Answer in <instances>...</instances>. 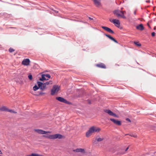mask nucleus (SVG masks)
<instances>
[{
  "label": "nucleus",
  "mask_w": 156,
  "mask_h": 156,
  "mask_svg": "<svg viewBox=\"0 0 156 156\" xmlns=\"http://www.w3.org/2000/svg\"><path fill=\"white\" fill-rule=\"evenodd\" d=\"M100 130V129L98 128L92 126L90 128L89 130L86 132V136L87 137L90 136L92 133L97 132H99Z\"/></svg>",
  "instance_id": "nucleus-1"
},
{
  "label": "nucleus",
  "mask_w": 156,
  "mask_h": 156,
  "mask_svg": "<svg viewBox=\"0 0 156 156\" xmlns=\"http://www.w3.org/2000/svg\"><path fill=\"white\" fill-rule=\"evenodd\" d=\"M104 139L103 138L99 137L98 136H96L94 140H93V143L94 144H97V142H101Z\"/></svg>",
  "instance_id": "nucleus-11"
},
{
  "label": "nucleus",
  "mask_w": 156,
  "mask_h": 156,
  "mask_svg": "<svg viewBox=\"0 0 156 156\" xmlns=\"http://www.w3.org/2000/svg\"><path fill=\"white\" fill-rule=\"evenodd\" d=\"M56 99L57 100H58V101L67 104H70V102L67 101L66 99H64L62 97H56Z\"/></svg>",
  "instance_id": "nucleus-4"
},
{
  "label": "nucleus",
  "mask_w": 156,
  "mask_h": 156,
  "mask_svg": "<svg viewBox=\"0 0 156 156\" xmlns=\"http://www.w3.org/2000/svg\"><path fill=\"white\" fill-rule=\"evenodd\" d=\"M101 27L108 32L112 34H114V32L110 28L102 26Z\"/></svg>",
  "instance_id": "nucleus-10"
},
{
  "label": "nucleus",
  "mask_w": 156,
  "mask_h": 156,
  "mask_svg": "<svg viewBox=\"0 0 156 156\" xmlns=\"http://www.w3.org/2000/svg\"><path fill=\"white\" fill-rule=\"evenodd\" d=\"M34 130L35 131L40 134H46L48 133H50V132L49 131H46L41 129H35Z\"/></svg>",
  "instance_id": "nucleus-6"
},
{
  "label": "nucleus",
  "mask_w": 156,
  "mask_h": 156,
  "mask_svg": "<svg viewBox=\"0 0 156 156\" xmlns=\"http://www.w3.org/2000/svg\"><path fill=\"white\" fill-rule=\"evenodd\" d=\"M155 27L154 28V30H155Z\"/></svg>",
  "instance_id": "nucleus-42"
},
{
  "label": "nucleus",
  "mask_w": 156,
  "mask_h": 156,
  "mask_svg": "<svg viewBox=\"0 0 156 156\" xmlns=\"http://www.w3.org/2000/svg\"><path fill=\"white\" fill-rule=\"evenodd\" d=\"M137 29L142 31L144 29V27L143 25L142 24H140L136 27Z\"/></svg>",
  "instance_id": "nucleus-15"
},
{
  "label": "nucleus",
  "mask_w": 156,
  "mask_h": 156,
  "mask_svg": "<svg viewBox=\"0 0 156 156\" xmlns=\"http://www.w3.org/2000/svg\"><path fill=\"white\" fill-rule=\"evenodd\" d=\"M9 109L5 106H2V107L0 108V110L2 111H5L8 112Z\"/></svg>",
  "instance_id": "nucleus-20"
},
{
  "label": "nucleus",
  "mask_w": 156,
  "mask_h": 156,
  "mask_svg": "<svg viewBox=\"0 0 156 156\" xmlns=\"http://www.w3.org/2000/svg\"><path fill=\"white\" fill-rule=\"evenodd\" d=\"M112 20L111 19H109V21L111 22L112 23Z\"/></svg>",
  "instance_id": "nucleus-38"
},
{
  "label": "nucleus",
  "mask_w": 156,
  "mask_h": 156,
  "mask_svg": "<svg viewBox=\"0 0 156 156\" xmlns=\"http://www.w3.org/2000/svg\"><path fill=\"white\" fill-rule=\"evenodd\" d=\"M120 17H122L123 19H126V16H124V14L123 12L122 13V14H121V15L120 16Z\"/></svg>",
  "instance_id": "nucleus-26"
},
{
  "label": "nucleus",
  "mask_w": 156,
  "mask_h": 156,
  "mask_svg": "<svg viewBox=\"0 0 156 156\" xmlns=\"http://www.w3.org/2000/svg\"><path fill=\"white\" fill-rule=\"evenodd\" d=\"M59 90L60 87L59 86L57 85H54L51 90V94L53 95L56 92H58Z\"/></svg>",
  "instance_id": "nucleus-3"
},
{
  "label": "nucleus",
  "mask_w": 156,
  "mask_h": 156,
  "mask_svg": "<svg viewBox=\"0 0 156 156\" xmlns=\"http://www.w3.org/2000/svg\"><path fill=\"white\" fill-rule=\"evenodd\" d=\"M29 79L30 80H31L32 79V76L30 74L28 76Z\"/></svg>",
  "instance_id": "nucleus-27"
},
{
  "label": "nucleus",
  "mask_w": 156,
  "mask_h": 156,
  "mask_svg": "<svg viewBox=\"0 0 156 156\" xmlns=\"http://www.w3.org/2000/svg\"><path fill=\"white\" fill-rule=\"evenodd\" d=\"M129 147H128L126 149V150H125V151H127V150L129 149Z\"/></svg>",
  "instance_id": "nucleus-35"
},
{
  "label": "nucleus",
  "mask_w": 156,
  "mask_h": 156,
  "mask_svg": "<svg viewBox=\"0 0 156 156\" xmlns=\"http://www.w3.org/2000/svg\"><path fill=\"white\" fill-rule=\"evenodd\" d=\"M130 136H133V137H136V136H135V135H133V134H130Z\"/></svg>",
  "instance_id": "nucleus-32"
},
{
  "label": "nucleus",
  "mask_w": 156,
  "mask_h": 156,
  "mask_svg": "<svg viewBox=\"0 0 156 156\" xmlns=\"http://www.w3.org/2000/svg\"><path fill=\"white\" fill-rule=\"evenodd\" d=\"M134 44H135L138 46H141V44L138 42H134Z\"/></svg>",
  "instance_id": "nucleus-25"
},
{
  "label": "nucleus",
  "mask_w": 156,
  "mask_h": 156,
  "mask_svg": "<svg viewBox=\"0 0 156 156\" xmlns=\"http://www.w3.org/2000/svg\"><path fill=\"white\" fill-rule=\"evenodd\" d=\"M45 77L48 78H51V76L49 74H45Z\"/></svg>",
  "instance_id": "nucleus-28"
},
{
  "label": "nucleus",
  "mask_w": 156,
  "mask_h": 156,
  "mask_svg": "<svg viewBox=\"0 0 156 156\" xmlns=\"http://www.w3.org/2000/svg\"><path fill=\"white\" fill-rule=\"evenodd\" d=\"M104 112L111 116H112L116 118L118 117V116L117 115L113 113L110 110L106 109L104 110Z\"/></svg>",
  "instance_id": "nucleus-5"
},
{
  "label": "nucleus",
  "mask_w": 156,
  "mask_h": 156,
  "mask_svg": "<svg viewBox=\"0 0 156 156\" xmlns=\"http://www.w3.org/2000/svg\"><path fill=\"white\" fill-rule=\"evenodd\" d=\"M97 66L102 68H106V67L105 64L103 63H101L100 64H97L96 65Z\"/></svg>",
  "instance_id": "nucleus-19"
},
{
  "label": "nucleus",
  "mask_w": 156,
  "mask_h": 156,
  "mask_svg": "<svg viewBox=\"0 0 156 156\" xmlns=\"http://www.w3.org/2000/svg\"><path fill=\"white\" fill-rule=\"evenodd\" d=\"M101 0H93L94 4L96 7H98L101 5Z\"/></svg>",
  "instance_id": "nucleus-9"
},
{
  "label": "nucleus",
  "mask_w": 156,
  "mask_h": 156,
  "mask_svg": "<svg viewBox=\"0 0 156 156\" xmlns=\"http://www.w3.org/2000/svg\"><path fill=\"white\" fill-rule=\"evenodd\" d=\"M89 19L90 20H93V19L92 18H91V17H89Z\"/></svg>",
  "instance_id": "nucleus-37"
},
{
  "label": "nucleus",
  "mask_w": 156,
  "mask_h": 156,
  "mask_svg": "<svg viewBox=\"0 0 156 156\" xmlns=\"http://www.w3.org/2000/svg\"><path fill=\"white\" fill-rule=\"evenodd\" d=\"M45 136L48 138L51 139H61L62 138V136L59 134H56L53 135H51L48 136Z\"/></svg>",
  "instance_id": "nucleus-2"
},
{
  "label": "nucleus",
  "mask_w": 156,
  "mask_h": 156,
  "mask_svg": "<svg viewBox=\"0 0 156 156\" xmlns=\"http://www.w3.org/2000/svg\"><path fill=\"white\" fill-rule=\"evenodd\" d=\"M88 103H89V104H90L91 103L90 102V101H89V102H88Z\"/></svg>",
  "instance_id": "nucleus-40"
},
{
  "label": "nucleus",
  "mask_w": 156,
  "mask_h": 156,
  "mask_svg": "<svg viewBox=\"0 0 156 156\" xmlns=\"http://www.w3.org/2000/svg\"><path fill=\"white\" fill-rule=\"evenodd\" d=\"M123 12V11H120L119 10H116L113 12V13L119 17L120 16L121 14H122Z\"/></svg>",
  "instance_id": "nucleus-8"
},
{
  "label": "nucleus",
  "mask_w": 156,
  "mask_h": 156,
  "mask_svg": "<svg viewBox=\"0 0 156 156\" xmlns=\"http://www.w3.org/2000/svg\"><path fill=\"white\" fill-rule=\"evenodd\" d=\"M27 156H44L42 155L39 154H37L32 153L31 155H28Z\"/></svg>",
  "instance_id": "nucleus-22"
},
{
  "label": "nucleus",
  "mask_w": 156,
  "mask_h": 156,
  "mask_svg": "<svg viewBox=\"0 0 156 156\" xmlns=\"http://www.w3.org/2000/svg\"><path fill=\"white\" fill-rule=\"evenodd\" d=\"M147 25H148V26L149 27H150V25H149V24L148 23H147Z\"/></svg>",
  "instance_id": "nucleus-41"
},
{
  "label": "nucleus",
  "mask_w": 156,
  "mask_h": 156,
  "mask_svg": "<svg viewBox=\"0 0 156 156\" xmlns=\"http://www.w3.org/2000/svg\"><path fill=\"white\" fill-rule=\"evenodd\" d=\"M45 74H42V75H41V78L40 79V80H41V81H43L44 80H48V79H46V78H45Z\"/></svg>",
  "instance_id": "nucleus-21"
},
{
  "label": "nucleus",
  "mask_w": 156,
  "mask_h": 156,
  "mask_svg": "<svg viewBox=\"0 0 156 156\" xmlns=\"http://www.w3.org/2000/svg\"><path fill=\"white\" fill-rule=\"evenodd\" d=\"M37 84L38 85V87L42 90H44V88L43 87V83L39 81L37 82Z\"/></svg>",
  "instance_id": "nucleus-13"
},
{
  "label": "nucleus",
  "mask_w": 156,
  "mask_h": 156,
  "mask_svg": "<svg viewBox=\"0 0 156 156\" xmlns=\"http://www.w3.org/2000/svg\"><path fill=\"white\" fill-rule=\"evenodd\" d=\"M110 120L113 122L114 124L118 126L121 125L122 123L120 121L116 120L114 119L110 118Z\"/></svg>",
  "instance_id": "nucleus-7"
},
{
  "label": "nucleus",
  "mask_w": 156,
  "mask_h": 156,
  "mask_svg": "<svg viewBox=\"0 0 156 156\" xmlns=\"http://www.w3.org/2000/svg\"><path fill=\"white\" fill-rule=\"evenodd\" d=\"M30 63V60L29 58L24 59L22 62V64L24 65L28 66Z\"/></svg>",
  "instance_id": "nucleus-12"
},
{
  "label": "nucleus",
  "mask_w": 156,
  "mask_h": 156,
  "mask_svg": "<svg viewBox=\"0 0 156 156\" xmlns=\"http://www.w3.org/2000/svg\"><path fill=\"white\" fill-rule=\"evenodd\" d=\"M54 12L55 13H57L58 12V11H56V10H54Z\"/></svg>",
  "instance_id": "nucleus-34"
},
{
  "label": "nucleus",
  "mask_w": 156,
  "mask_h": 156,
  "mask_svg": "<svg viewBox=\"0 0 156 156\" xmlns=\"http://www.w3.org/2000/svg\"><path fill=\"white\" fill-rule=\"evenodd\" d=\"M126 120L129 122H131L129 118H126Z\"/></svg>",
  "instance_id": "nucleus-31"
},
{
  "label": "nucleus",
  "mask_w": 156,
  "mask_h": 156,
  "mask_svg": "<svg viewBox=\"0 0 156 156\" xmlns=\"http://www.w3.org/2000/svg\"><path fill=\"white\" fill-rule=\"evenodd\" d=\"M105 36L108 37V38H109L110 40H111L114 41V42L116 43H118V42L113 37H112L111 36L107 34H105Z\"/></svg>",
  "instance_id": "nucleus-14"
},
{
  "label": "nucleus",
  "mask_w": 156,
  "mask_h": 156,
  "mask_svg": "<svg viewBox=\"0 0 156 156\" xmlns=\"http://www.w3.org/2000/svg\"><path fill=\"white\" fill-rule=\"evenodd\" d=\"M0 156H1V155H0Z\"/></svg>",
  "instance_id": "nucleus-43"
},
{
  "label": "nucleus",
  "mask_w": 156,
  "mask_h": 156,
  "mask_svg": "<svg viewBox=\"0 0 156 156\" xmlns=\"http://www.w3.org/2000/svg\"><path fill=\"white\" fill-rule=\"evenodd\" d=\"M73 151L76 152H80L82 153H84L85 152L84 150L82 148L76 149L74 150Z\"/></svg>",
  "instance_id": "nucleus-18"
},
{
  "label": "nucleus",
  "mask_w": 156,
  "mask_h": 156,
  "mask_svg": "<svg viewBox=\"0 0 156 156\" xmlns=\"http://www.w3.org/2000/svg\"><path fill=\"white\" fill-rule=\"evenodd\" d=\"M33 90L34 91H36L39 88L36 85H35L33 87Z\"/></svg>",
  "instance_id": "nucleus-23"
},
{
  "label": "nucleus",
  "mask_w": 156,
  "mask_h": 156,
  "mask_svg": "<svg viewBox=\"0 0 156 156\" xmlns=\"http://www.w3.org/2000/svg\"><path fill=\"white\" fill-rule=\"evenodd\" d=\"M52 83V81L51 80H50L49 81L46 82L44 83H43V87L45 89L46 86L47 85H49L50 84H51Z\"/></svg>",
  "instance_id": "nucleus-16"
},
{
  "label": "nucleus",
  "mask_w": 156,
  "mask_h": 156,
  "mask_svg": "<svg viewBox=\"0 0 156 156\" xmlns=\"http://www.w3.org/2000/svg\"><path fill=\"white\" fill-rule=\"evenodd\" d=\"M134 15H136V11H135L134 12Z\"/></svg>",
  "instance_id": "nucleus-39"
},
{
  "label": "nucleus",
  "mask_w": 156,
  "mask_h": 156,
  "mask_svg": "<svg viewBox=\"0 0 156 156\" xmlns=\"http://www.w3.org/2000/svg\"><path fill=\"white\" fill-rule=\"evenodd\" d=\"M9 51L10 52H12L14 51V50L12 48H10L9 49Z\"/></svg>",
  "instance_id": "nucleus-29"
},
{
  "label": "nucleus",
  "mask_w": 156,
  "mask_h": 156,
  "mask_svg": "<svg viewBox=\"0 0 156 156\" xmlns=\"http://www.w3.org/2000/svg\"><path fill=\"white\" fill-rule=\"evenodd\" d=\"M44 93H43L42 92H40V94H44Z\"/></svg>",
  "instance_id": "nucleus-36"
},
{
  "label": "nucleus",
  "mask_w": 156,
  "mask_h": 156,
  "mask_svg": "<svg viewBox=\"0 0 156 156\" xmlns=\"http://www.w3.org/2000/svg\"><path fill=\"white\" fill-rule=\"evenodd\" d=\"M150 0H147L146 1V2H150Z\"/></svg>",
  "instance_id": "nucleus-33"
},
{
  "label": "nucleus",
  "mask_w": 156,
  "mask_h": 156,
  "mask_svg": "<svg viewBox=\"0 0 156 156\" xmlns=\"http://www.w3.org/2000/svg\"><path fill=\"white\" fill-rule=\"evenodd\" d=\"M151 35L152 36H154L155 35V33L154 32H153L151 33Z\"/></svg>",
  "instance_id": "nucleus-30"
},
{
  "label": "nucleus",
  "mask_w": 156,
  "mask_h": 156,
  "mask_svg": "<svg viewBox=\"0 0 156 156\" xmlns=\"http://www.w3.org/2000/svg\"><path fill=\"white\" fill-rule=\"evenodd\" d=\"M112 23H113L115 25L116 24H117L118 25H120V23L119 22V20H118L116 19H113L112 21Z\"/></svg>",
  "instance_id": "nucleus-17"
},
{
  "label": "nucleus",
  "mask_w": 156,
  "mask_h": 156,
  "mask_svg": "<svg viewBox=\"0 0 156 156\" xmlns=\"http://www.w3.org/2000/svg\"><path fill=\"white\" fill-rule=\"evenodd\" d=\"M8 112H9L11 113H17L15 111H14L12 110L9 109L8 110Z\"/></svg>",
  "instance_id": "nucleus-24"
}]
</instances>
